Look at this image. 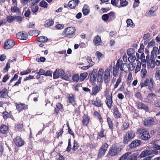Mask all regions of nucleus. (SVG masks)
Returning a JSON list of instances; mask_svg holds the SVG:
<instances>
[{"instance_id": "obj_9", "label": "nucleus", "mask_w": 160, "mask_h": 160, "mask_svg": "<svg viewBox=\"0 0 160 160\" xmlns=\"http://www.w3.org/2000/svg\"><path fill=\"white\" fill-rule=\"evenodd\" d=\"M137 106L139 109H143L146 112H148V111L149 108L148 105L141 102H138Z\"/></svg>"}, {"instance_id": "obj_14", "label": "nucleus", "mask_w": 160, "mask_h": 160, "mask_svg": "<svg viewBox=\"0 0 160 160\" xmlns=\"http://www.w3.org/2000/svg\"><path fill=\"white\" fill-rule=\"evenodd\" d=\"M17 2L14 4L13 7H12L11 8V11L13 13L16 12L18 15L21 14V12L19 8L17 7Z\"/></svg>"}, {"instance_id": "obj_64", "label": "nucleus", "mask_w": 160, "mask_h": 160, "mask_svg": "<svg viewBox=\"0 0 160 160\" xmlns=\"http://www.w3.org/2000/svg\"><path fill=\"white\" fill-rule=\"evenodd\" d=\"M135 96V97H136L137 98L139 99L140 100H142V97L141 93L140 92H138L136 93Z\"/></svg>"}, {"instance_id": "obj_26", "label": "nucleus", "mask_w": 160, "mask_h": 160, "mask_svg": "<svg viewBox=\"0 0 160 160\" xmlns=\"http://www.w3.org/2000/svg\"><path fill=\"white\" fill-rule=\"evenodd\" d=\"M154 84V81L152 78H151L149 80V83L148 84V89L151 91L153 89V85Z\"/></svg>"}, {"instance_id": "obj_16", "label": "nucleus", "mask_w": 160, "mask_h": 160, "mask_svg": "<svg viewBox=\"0 0 160 160\" xmlns=\"http://www.w3.org/2000/svg\"><path fill=\"white\" fill-rule=\"evenodd\" d=\"M0 93L1 98H6L8 96V92L6 88H4L2 90L0 91Z\"/></svg>"}, {"instance_id": "obj_21", "label": "nucleus", "mask_w": 160, "mask_h": 160, "mask_svg": "<svg viewBox=\"0 0 160 160\" xmlns=\"http://www.w3.org/2000/svg\"><path fill=\"white\" fill-rule=\"evenodd\" d=\"M75 96L72 94H71L69 95V96L68 97V102L72 104L74 106L75 105H76V103H75V101L74 99Z\"/></svg>"}, {"instance_id": "obj_57", "label": "nucleus", "mask_w": 160, "mask_h": 160, "mask_svg": "<svg viewBox=\"0 0 160 160\" xmlns=\"http://www.w3.org/2000/svg\"><path fill=\"white\" fill-rule=\"evenodd\" d=\"M125 65H126V63H123L122 61H121V64L118 67V68H120V70L121 71H124L125 72V71H124L123 69L124 66Z\"/></svg>"}, {"instance_id": "obj_2", "label": "nucleus", "mask_w": 160, "mask_h": 160, "mask_svg": "<svg viewBox=\"0 0 160 160\" xmlns=\"http://www.w3.org/2000/svg\"><path fill=\"white\" fill-rule=\"evenodd\" d=\"M75 28L72 27H68L64 30L63 32L69 38H72L75 35Z\"/></svg>"}, {"instance_id": "obj_34", "label": "nucleus", "mask_w": 160, "mask_h": 160, "mask_svg": "<svg viewBox=\"0 0 160 160\" xmlns=\"http://www.w3.org/2000/svg\"><path fill=\"white\" fill-rule=\"evenodd\" d=\"M126 22L127 24V27L129 26L131 27H133L134 26V25L133 23L132 20L130 19H128L126 21Z\"/></svg>"}, {"instance_id": "obj_5", "label": "nucleus", "mask_w": 160, "mask_h": 160, "mask_svg": "<svg viewBox=\"0 0 160 160\" xmlns=\"http://www.w3.org/2000/svg\"><path fill=\"white\" fill-rule=\"evenodd\" d=\"M108 147V145L106 143L104 144L100 148L98 153V157L102 158L104 155Z\"/></svg>"}, {"instance_id": "obj_12", "label": "nucleus", "mask_w": 160, "mask_h": 160, "mask_svg": "<svg viewBox=\"0 0 160 160\" xmlns=\"http://www.w3.org/2000/svg\"><path fill=\"white\" fill-rule=\"evenodd\" d=\"M144 125L145 126H152L154 123V119L152 118H149L145 119L144 121Z\"/></svg>"}, {"instance_id": "obj_60", "label": "nucleus", "mask_w": 160, "mask_h": 160, "mask_svg": "<svg viewBox=\"0 0 160 160\" xmlns=\"http://www.w3.org/2000/svg\"><path fill=\"white\" fill-rule=\"evenodd\" d=\"M10 68V63H9V62L8 61L7 62L5 67L3 69V70H4L5 72H7L8 71V70Z\"/></svg>"}, {"instance_id": "obj_48", "label": "nucleus", "mask_w": 160, "mask_h": 160, "mask_svg": "<svg viewBox=\"0 0 160 160\" xmlns=\"http://www.w3.org/2000/svg\"><path fill=\"white\" fill-rule=\"evenodd\" d=\"M155 42L153 40H152L151 42L148 43V45L147 47L148 49H149L150 47H152L155 45Z\"/></svg>"}, {"instance_id": "obj_54", "label": "nucleus", "mask_w": 160, "mask_h": 160, "mask_svg": "<svg viewBox=\"0 0 160 160\" xmlns=\"http://www.w3.org/2000/svg\"><path fill=\"white\" fill-rule=\"evenodd\" d=\"M9 114L8 113V112L6 111H5L3 112V118L6 120L7 119V118L9 117Z\"/></svg>"}, {"instance_id": "obj_32", "label": "nucleus", "mask_w": 160, "mask_h": 160, "mask_svg": "<svg viewBox=\"0 0 160 160\" xmlns=\"http://www.w3.org/2000/svg\"><path fill=\"white\" fill-rule=\"evenodd\" d=\"M131 153L129 152H127L122 155L118 159V160H126L127 159V158L129 155Z\"/></svg>"}, {"instance_id": "obj_61", "label": "nucleus", "mask_w": 160, "mask_h": 160, "mask_svg": "<svg viewBox=\"0 0 160 160\" xmlns=\"http://www.w3.org/2000/svg\"><path fill=\"white\" fill-rule=\"evenodd\" d=\"M110 72L111 71L109 69H106L105 71L104 76H110Z\"/></svg>"}, {"instance_id": "obj_37", "label": "nucleus", "mask_w": 160, "mask_h": 160, "mask_svg": "<svg viewBox=\"0 0 160 160\" xmlns=\"http://www.w3.org/2000/svg\"><path fill=\"white\" fill-rule=\"evenodd\" d=\"M54 23V22L52 19H49L48 20H47L46 22L45 26H47L48 27L52 26Z\"/></svg>"}, {"instance_id": "obj_15", "label": "nucleus", "mask_w": 160, "mask_h": 160, "mask_svg": "<svg viewBox=\"0 0 160 160\" xmlns=\"http://www.w3.org/2000/svg\"><path fill=\"white\" fill-rule=\"evenodd\" d=\"M106 104L108 107L110 108L112 107V94H111V96H108L106 98Z\"/></svg>"}, {"instance_id": "obj_31", "label": "nucleus", "mask_w": 160, "mask_h": 160, "mask_svg": "<svg viewBox=\"0 0 160 160\" xmlns=\"http://www.w3.org/2000/svg\"><path fill=\"white\" fill-rule=\"evenodd\" d=\"M158 48L156 47H154L153 48V49L151 52V58H154V54H156L158 50Z\"/></svg>"}, {"instance_id": "obj_1", "label": "nucleus", "mask_w": 160, "mask_h": 160, "mask_svg": "<svg viewBox=\"0 0 160 160\" xmlns=\"http://www.w3.org/2000/svg\"><path fill=\"white\" fill-rule=\"evenodd\" d=\"M135 134V132L132 130L127 132L123 138V143L127 144L129 142L134 138Z\"/></svg>"}, {"instance_id": "obj_41", "label": "nucleus", "mask_w": 160, "mask_h": 160, "mask_svg": "<svg viewBox=\"0 0 160 160\" xmlns=\"http://www.w3.org/2000/svg\"><path fill=\"white\" fill-rule=\"evenodd\" d=\"M97 82L100 83L99 84V85L100 86V84H101L103 81L102 76L97 75Z\"/></svg>"}, {"instance_id": "obj_35", "label": "nucleus", "mask_w": 160, "mask_h": 160, "mask_svg": "<svg viewBox=\"0 0 160 160\" xmlns=\"http://www.w3.org/2000/svg\"><path fill=\"white\" fill-rule=\"evenodd\" d=\"M114 113L115 116L117 118H120L121 116V114L119 112L117 108L115 107L114 109Z\"/></svg>"}, {"instance_id": "obj_44", "label": "nucleus", "mask_w": 160, "mask_h": 160, "mask_svg": "<svg viewBox=\"0 0 160 160\" xmlns=\"http://www.w3.org/2000/svg\"><path fill=\"white\" fill-rule=\"evenodd\" d=\"M102 19L104 22H106L109 19L108 14H105L103 15L102 17Z\"/></svg>"}, {"instance_id": "obj_24", "label": "nucleus", "mask_w": 160, "mask_h": 160, "mask_svg": "<svg viewBox=\"0 0 160 160\" xmlns=\"http://www.w3.org/2000/svg\"><path fill=\"white\" fill-rule=\"evenodd\" d=\"M89 120V117L87 115H84L83 117L82 122L84 126H86L88 123Z\"/></svg>"}, {"instance_id": "obj_23", "label": "nucleus", "mask_w": 160, "mask_h": 160, "mask_svg": "<svg viewBox=\"0 0 160 160\" xmlns=\"http://www.w3.org/2000/svg\"><path fill=\"white\" fill-rule=\"evenodd\" d=\"M93 42L95 45L98 46L99 45H100L101 42V39L99 36L97 35L94 38Z\"/></svg>"}, {"instance_id": "obj_13", "label": "nucleus", "mask_w": 160, "mask_h": 160, "mask_svg": "<svg viewBox=\"0 0 160 160\" xmlns=\"http://www.w3.org/2000/svg\"><path fill=\"white\" fill-rule=\"evenodd\" d=\"M79 0H72L69 2V8L71 9H75V7L78 5L79 2Z\"/></svg>"}, {"instance_id": "obj_18", "label": "nucleus", "mask_w": 160, "mask_h": 160, "mask_svg": "<svg viewBox=\"0 0 160 160\" xmlns=\"http://www.w3.org/2000/svg\"><path fill=\"white\" fill-rule=\"evenodd\" d=\"M100 90V86L94 85L92 87V94L95 95Z\"/></svg>"}, {"instance_id": "obj_50", "label": "nucleus", "mask_w": 160, "mask_h": 160, "mask_svg": "<svg viewBox=\"0 0 160 160\" xmlns=\"http://www.w3.org/2000/svg\"><path fill=\"white\" fill-rule=\"evenodd\" d=\"M147 154V150H145L141 152V153H140V156L141 158H144L146 156H148V155Z\"/></svg>"}, {"instance_id": "obj_53", "label": "nucleus", "mask_w": 160, "mask_h": 160, "mask_svg": "<svg viewBox=\"0 0 160 160\" xmlns=\"http://www.w3.org/2000/svg\"><path fill=\"white\" fill-rule=\"evenodd\" d=\"M134 2L133 5V7L134 8H135L136 7L139 6L140 3L139 0H134Z\"/></svg>"}, {"instance_id": "obj_38", "label": "nucleus", "mask_w": 160, "mask_h": 160, "mask_svg": "<svg viewBox=\"0 0 160 160\" xmlns=\"http://www.w3.org/2000/svg\"><path fill=\"white\" fill-rule=\"evenodd\" d=\"M121 6L124 7L128 5V2L126 0H120Z\"/></svg>"}, {"instance_id": "obj_42", "label": "nucleus", "mask_w": 160, "mask_h": 160, "mask_svg": "<svg viewBox=\"0 0 160 160\" xmlns=\"http://www.w3.org/2000/svg\"><path fill=\"white\" fill-rule=\"evenodd\" d=\"M70 77V74L68 72V73H66V75H64V74L62 75L61 78L62 79L65 80H67L68 79V78L69 77Z\"/></svg>"}, {"instance_id": "obj_46", "label": "nucleus", "mask_w": 160, "mask_h": 160, "mask_svg": "<svg viewBox=\"0 0 160 160\" xmlns=\"http://www.w3.org/2000/svg\"><path fill=\"white\" fill-rule=\"evenodd\" d=\"M79 145L77 142L75 140H74L73 143V146L72 148V150L73 151L76 150L79 147Z\"/></svg>"}, {"instance_id": "obj_56", "label": "nucleus", "mask_w": 160, "mask_h": 160, "mask_svg": "<svg viewBox=\"0 0 160 160\" xmlns=\"http://www.w3.org/2000/svg\"><path fill=\"white\" fill-rule=\"evenodd\" d=\"M31 72V70L28 69L25 71H23L20 72V74L21 75H26L29 73Z\"/></svg>"}, {"instance_id": "obj_11", "label": "nucleus", "mask_w": 160, "mask_h": 160, "mask_svg": "<svg viewBox=\"0 0 160 160\" xmlns=\"http://www.w3.org/2000/svg\"><path fill=\"white\" fill-rule=\"evenodd\" d=\"M97 75V71L96 69H94L91 73L90 77V80L92 82H94L96 81V78Z\"/></svg>"}, {"instance_id": "obj_49", "label": "nucleus", "mask_w": 160, "mask_h": 160, "mask_svg": "<svg viewBox=\"0 0 160 160\" xmlns=\"http://www.w3.org/2000/svg\"><path fill=\"white\" fill-rule=\"evenodd\" d=\"M79 79V76L77 74H75L72 77V79L74 82H78Z\"/></svg>"}, {"instance_id": "obj_47", "label": "nucleus", "mask_w": 160, "mask_h": 160, "mask_svg": "<svg viewBox=\"0 0 160 160\" xmlns=\"http://www.w3.org/2000/svg\"><path fill=\"white\" fill-rule=\"evenodd\" d=\"M59 74H58V70L57 69L53 73V78L54 79L58 78H59Z\"/></svg>"}, {"instance_id": "obj_36", "label": "nucleus", "mask_w": 160, "mask_h": 160, "mask_svg": "<svg viewBox=\"0 0 160 160\" xmlns=\"http://www.w3.org/2000/svg\"><path fill=\"white\" fill-rule=\"evenodd\" d=\"M87 60L89 63L91 67H92L94 64V63L92 61V58L91 57L88 56L87 58Z\"/></svg>"}, {"instance_id": "obj_52", "label": "nucleus", "mask_w": 160, "mask_h": 160, "mask_svg": "<svg viewBox=\"0 0 160 160\" xmlns=\"http://www.w3.org/2000/svg\"><path fill=\"white\" fill-rule=\"evenodd\" d=\"M70 139H69L68 146L67 147L66 151L69 152L71 149V145L70 142Z\"/></svg>"}, {"instance_id": "obj_30", "label": "nucleus", "mask_w": 160, "mask_h": 160, "mask_svg": "<svg viewBox=\"0 0 160 160\" xmlns=\"http://www.w3.org/2000/svg\"><path fill=\"white\" fill-rule=\"evenodd\" d=\"M135 52V50L133 48H129L127 50V53L128 56L131 57Z\"/></svg>"}, {"instance_id": "obj_19", "label": "nucleus", "mask_w": 160, "mask_h": 160, "mask_svg": "<svg viewBox=\"0 0 160 160\" xmlns=\"http://www.w3.org/2000/svg\"><path fill=\"white\" fill-rule=\"evenodd\" d=\"M8 128L6 125L2 124L0 127V131L1 133L5 134L8 133Z\"/></svg>"}, {"instance_id": "obj_45", "label": "nucleus", "mask_w": 160, "mask_h": 160, "mask_svg": "<svg viewBox=\"0 0 160 160\" xmlns=\"http://www.w3.org/2000/svg\"><path fill=\"white\" fill-rule=\"evenodd\" d=\"M122 78L121 76H120L118 78L115 84L114 85V89L117 88L118 86V85L121 82V81Z\"/></svg>"}, {"instance_id": "obj_20", "label": "nucleus", "mask_w": 160, "mask_h": 160, "mask_svg": "<svg viewBox=\"0 0 160 160\" xmlns=\"http://www.w3.org/2000/svg\"><path fill=\"white\" fill-rule=\"evenodd\" d=\"M63 110L62 106L60 103H57L56 105V108H55L54 111L56 113L58 114L59 111H62Z\"/></svg>"}, {"instance_id": "obj_40", "label": "nucleus", "mask_w": 160, "mask_h": 160, "mask_svg": "<svg viewBox=\"0 0 160 160\" xmlns=\"http://www.w3.org/2000/svg\"><path fill=\"white\" fill-rule=\"evenodd\" d=\"M48 4L44 0H42L39 3V6L40 7L45 8H47Z\"/></svg>"}, {"instance_id": "obj_39", "label": "nucleus", "mask_w": 160, "mask_h": 160, "mask_svg": "<svg viewBox=\"0 0 160 160\" xmlns=\"http://www.w3.org/2000/svg\"><path fill=\"white\" fill-rule=\"evenodd\" d=\"M15 20V17L13 16H8L7 17V20L9 23L12 22Z\"/></svg>"}, {"instance_id": "obj_22", "label": "nucleus", "mask_w": 160, "mask_h": 160, "mask_svg": "<svg viewBox=\"0 0 160 160\" xmlns=\"http://www.w3.org/2000/svg\"><path fill=\"white\" fill-rule=\"evenodd\" d=\"M92 104L94 105L95 106L98 107H100L102 105V103L101 102V100L99 99L98 98H97L96 99V101H92Z\"/></svg>"}, {"instance_id": "obj_3", "label": "nucleus", "mask_w": 160, "mask_h": 160, "mask_svg": "<svg viewBox=\"0 0 160 160\" xmlns=\"http://www.w3.org/2000/svg\"><path fill=\"white\" fill-rule=\"evenodd\" d=\"M140 138L142 140H147L150 138L148 132L146 129L141 128L139 130Z\"/></svg>"}, {"instance_id": "obj_17", "label": "nucleus", "mask_w": 160, "mask_h": 160, "mask_svg": "<svg viewBox=\"0 0 160 160\" xmlns=\"http://www.w3.org/2000/svg\"><path fill=\"white\" fill-rule=\"evenodd\" d=\"M138 154L136 153H132L127 157L126 160H137L138 158Z\"/></svg>"}, {"instance_id": "obj_25", "label": "nucleus", "mask_w": 160, "mask_h": 160, "mask_svg": "<svg viewBox=\"0 0 160 160\" xmlns=\"http://www.w3.org/2000/svg\"><path fill=\"white\" fill-rule=\"evenodd\" d=\"M25 105L24 104H17L16 105L17 109L20 112L22 110H25Z\"/></svg>"}, {"instance_id": "obj_51", "label": "nucleus", "mask_w": 160, "mask_h": 160, "mask_svg": "<svg viewBox=\"0 0 160 160\" xmlns=\"http://www.w3.org/2000/svg\"><path fill=\"white\" fill-rule=\"evenodd\" d=\"M147 73V71L145 68L142 69L141 71V73L142 74V77L143 78L145 77Z\"/></svg>"}, {"instance_id": "obj_6", "label": "nucleus", "mask_w": 160, "mask_h": 160, "mask_svg": "<svg viewBox=\"0 0 160 160\" xmlns=\"http://www.w3.org/2000/svg\"><path fill=\"white\" fill-rule=\"evenodd\" d=\"M15 45V42L14 40L12 39H8L4 43V48L5 49H8L11 48Z\"/></svg>"}, {"instance_id": "obj_4", "label": "nucleus", "mask_w": 160, "mask_h": 160, "mask_svg": "<svg viewBox=\"0 0 160 160\" xmlns=\"http://www.w3.org/2000/svg\"><path fill=\"white\" fill-rule=\"evenodd\" d=\"M121 148L119 147L113 146L109 150L108 153V155L113 156L119 154L121 152Z\"/></svg>"}, {"instance_id": "obj_55", "label": "nucleus", "mask_w": 160, "mask_h": 160, "mask_svg": "<svg viewBox=\"0 0 160 160\" xmlns=\"http://www.w3.org/2000/svg\"><path fill=\"white\" fill-rule=\"evenodd\" d=\"M150 33H149L144 34L142 37L143 39L144 40H146L150 37Z\"/></svg>"}, {"instance_id": "obj_10", "label": "nucleus", "mask_w": 160, "mask_h": 160, "mask_svg": "<svg viewBox=\"0 0 160 160\" xmlns=\"http://www.w3.org/2000/svg\"><path fill=\"white\" fill-rule=\"evenodd\" d=\"M24 141L19 137H17L15 138L14 142L18 147H21L24 144Z\"/></svg>"}, {"instance_id": "obj_58", "label": "nucleus", "mask_w": 160, "mask_h": 160, "mask_svg": "<svg viewBox=\"0 0 160 160\" xmlns=\"http://www.w3.org/2000/svg\"><path fill=\"white\" fill-rule=\"evenodd\" d=\"M37 32H38V31L37 30H32L28 32V33L30 35L32 36L33 35H34L35 34V33Z\"/></svg>"}, {"instance_id": "obj_63", "label": "nucleus", "mask_w": 160, "mask_h": 160, "mask_svg": "<svg viewBox=\"0 0 160 160\" xmlns=\"http://www.w3.org/2000/svg\"><path fill=\"white\" fill-rule=\"evenodd\" d=\"M23 123L22 121L20 122V123L17 124L16 126L17 128L18 129H21L23 128Z\"/></svg>"}, {"instance_id": "obj_62", "label": "nucleus", "mask_w": 160, "mask_h": 160, "mask_svg": "<svg viewBox=\"0 0 160 160\" xmlns=\"http://www.w3.org/2000/svg\"><path fill=\"white\" fill-rule=\"evenodd\" d=\"M82 12L84 15L86 16L89 13V11L87 8L83 9L82 10Z\"/></svg>"}, {"instance_id": "obj_59", "label": "nucleus", "mask_w": 160, "mask_h": 160, "mask_svg": "<svg viewBox=\"0 0 160 160\" xmlns=\"http://www.w3.org/2000/svg\"><path fill=\"white\" fill-rule=\"evenodd\" d=\"M58 73L59 74V76H60L61 77L62 76L64 75L65 74L64 71L63 70L61 69H59L58 70Z\"/></svg>"}, {"instance_id": "obj_8", "label": "nucleus", "mask_w": 160, "mask_h": 160, "mask_svg": "<svg viewBox=\"0 0 160 160\" xmlns=\"http://www.w3.org/2000/svg\"><path fill=\"white\" fill-rule=\"evenodd\" d=\"M141 144V142L139 140H135L132 141L129 145V147L130 148L132 149L138 147Z\"/></svg>"}, {"instance_id": "obj_7", "label": "nucleus", "mask_w": 160, "mask_h": 160, "mask_svg": "<svg viewBox=\"0 0 160 160\" xmlns=\"http://www.w3.org/2000/svg\"><path fill=\"white\" fill-rule=\"evenodd\" d=\"M16 36L18 38L23 40H26L28 38L27 33L23 32H19L18 33L16 34Z\"/></svg>"}, {"instance_id": "obj_43", "label": "nucleus", "mask_w": 160, "mask_h": 160, "mask_svg": "<svg viewBox=\"0 0 160 160\" xmlns=\"http://www.w3.org/2000/svg\"><path fill=\"white\" fill-rule=\"evenodd\" d=\"M118 69L116 66H113V67L112 74L113 76L116 77L117 75Z\"/></svg>"}, {"instance_id": "obj_28", "label": "nucleus", "mask_w": 160, "mask_h": 160, "mask_svg": "<svg viewBox=\"0 0 160 160\" xmlns=\"http://www.w3.org/2000/svg\"><path fill=\"white\" fill-rule=\"evenodd\" d=\"M88 74L87 72L82 73L80 74L79 79L80 81H83L87 77Z\"/></svg>"}, {"instance_id": "obj_33", "label": "nucleus", "mask_w": 160, "mask_h": 160, "mask_svg": "<svg viewBox=\"0 0 160 160\" xmlns=\"http://www.w3.org/2000/svg\"><path fill=\"white\" fill-rule=\"evenodd\" d=\"M149 79L148 78H147L146 80L144 81V82L141 83L140 86L141 88H142L144 87L147 86L149 83Z\"/></svg>"}, {"instance_id": "obj_29", "label": "nucleus", "mask_w": 160, "mask_h": 160, "mask_svg": "<svg viewBox=\"0 0 160 160\" xmlns=\"http://www.w3.org/2000/svg\"><path fill=\"white\" fill-rule=\"evenodd\" d=\"M109 17V20H112L115 18L116 16L115 13L113 12H111L108 14Z\"/></svg>"}, {"instance_id": "obj_27", "label": "nucleus", "mask_w": 160, "mask_h": 160, "mask_svg": "<svg viewBox=\"0 0 160 160\" xmlns=\"http://www.w3.org/2000/svg\"><path fill=\"white\" fill-rule=\"evenodd\" d=\"M48 38L45 36H42L38 38V41L40 42H45L48 41Z\"/></svg>"}]
</instances>
